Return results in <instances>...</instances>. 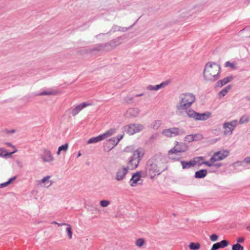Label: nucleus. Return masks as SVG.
Here are the masks:
<instances>
[{"label": "nucleus", "mask_w": 250, "mask_h": 250, "mask_svg": "<svg viewBox=\"0 0 250 250\" xmlns=\"http://www.w3.org/2000/svg\"><path fill=\"white\" fill-rule=\"evenodd\" d=\"M165 169V160L161 155H156L150 159L146 164V175L153 178Z\"/></svg>", "instance_id": "1"}, {"label": "nucleus", "mask_w": 250, "mask_h": 250, "mask_svg": "<svg viewBox=\"0 0 250 250\" xmlns=\"http://www.w3.org/2000/svg\"><path fill=\"white\" fill-rule=\"evenodd\" d=\"M220 67L214 62L207 63L204 68L203 76L207 81H215L219 78Z\"/></svg>", "instance_id": "2"}, {"label": "nucleus", "mask_w": 250, "mask_h": 250, "mask_svg": "<svg viewBox=\"0 0 250 250\" xmlns=\"http://www.w3.org/2000/svg\"><path fill=\"white\" fill-rule=\"evenodd\" d=\"M179 104L177 108L179 109H187L195 102V96L191 93H184L180 95Z\"/></svg>", "instance_id": "3"}, {"label": "nucleus", "mask_w": 250, "mask_h": 250, "mask_svg": "<svg viewBox=\"0 0 250 250\" xmlns=\"http://www.w3.org/2000/svg\"><path fill=\"white\" fill-rule=\"evenodd\" d=\"M187 149L188 147L184 144L177 142L174 147L168 151V156L171 160L178 161L179 159L177 158L175 155L178 153L184 152Z\"/></svg>", "instance_id": "4"}, {"label": "nucleus", "mask_w": 250, "mask_h": 250, "mask_svg": "<svg viewBox=\"0 0 250 250\" xmlns=\"http://www.w3.org/2000/svg\"><path fill=\"white\" fill-rule=\"evenodd\" d=\"M188 116L191 118H193L198 121H205L210 118L211 116V113L206 112L203 113H199L195 112L194 110L188 108L185 109Z\"/></svg>", "instance_id": "5"}, {"label": "nucleus", "mask_w": 250, "mask_h": 250, "mask_svg": "<svg viewBox=\"0 0 250 250\" xmlns=\"http://www.w3.org/2000/svg\"><path fill=\"white\" fill-rule=\"evenodd\" d=\"M133 146H127L124 149V152L126 153L133 152L132 157L138 160V162L142 159L145 155V150L142 148H139L134 150Z\"/></svg>", "instance_id": "6"}, {"label": "nucleus", "mask_w": 250, "mask_h": 250, "mask_svg": "<svg viewBox=\"0 0 250 250\" xmlns=\"http://www.w3.org/2000/svg\"><path fill=\"white\" fill-rule=\"evenodd\" d=\"M115 131L116 130L115 129H110L103 134L89 139L87 141V143L88 144H90L96 143L98 142L101 141L111 136L112 135L115 133Z\"/></svg>", "instance_id": "7"}, {"label": "nucleus", "mask_w": 250, "mask_h": 250, "mask_svg": "<svg viewBox=\"0 0 250 250\" xmlns=\"http://www.w3.org/2000/svg\"><path fill=\"white\" fill-rule=\"evenodd\" d=\"M162 133L166 137L171 138L178 135H184L185 134V132L183 130H180L179 128L172 127L164 129Z\"/></svg>", "instance_id": "8"}, {"label": "nucleus", "mask_w": 250, "mask_h": 250, "mask_svg": "<svg viewBox=\"0 0 250 250\" xmlns=\"http://www.w3.org/2000/svg\"><path fill=\"white\" fill-rule=\"evenodd\" d=\"M42 153L41 154V158L43 163H52L54 160V157L51 151L47 149H42Z\"/></svg>", "instance_id": "9"}, {"label": "nucleus", "mask_w": 250, "mask_h": 250, "mask_svg": "<svg viewBox=\"0 0 250 250\" xmlns=\"http://www.w3.org/2000/svg\"><path fill=\"white\" fill-rule=\"evenodd\" d=\"M229 154L228 150H221L215 152L210 158V161L214 163L216 161H221L226 158Z\"/></svg>", "instance_id": "10"}, {"label": "nucleus", "mask_w": 250, "mask_h": 250, "mask_svg": "<svg viewBox=\"0 0 250 250\" xmlns=\"http://www.w3.org/2000/svg\"><path fill=\"white\" fill-rule=\"evenodd\" d=\"M237 125V121L233 120L230 122L225 123L223 125L225 135H231Z\"/></svg>", "instance_id": "11"}, {"label": "nucleus", "mask_w": 250, "mask_h": 250, "mask_svg": "<svg viewBox=\"0 0 250 250\" xmlns=\"http://www.w3.org/2000/svg\"><path fill=\"white\" fill-rule=\"evenodd\" d=\"M144 126L142 124H131L128 125L127 133L129 135H133L142 131Z\"/></svg>", "instance_id": "12"}, {"label": "nucleus", "mask_w": 250, "mask_h": 250, "mask_svg": "<svg viewBox=\"0 0 250 250\" xmlns=\"http://www.w3.org/2000/svg\"><path fill=\"white\" fill-rule=\"evenodd\" d=\"M128 171V168L125 166L119 167L115 174L116 180L118 181L123 180L125 178Z\"/></svg>", "instance_id": "13"}, {"label": "nucleus", "mask_w": 250, "mask_h": 250, "mask_svg": "<svg viewBox=\"0 0 250 250\" xmlns=\"http://www.w3.org/2000/svg\"><path fill=\"white\" fill-rule=\"evenodd\" d=\"M142 177V173L141 171H137L132 174V177L130 180L129 184L131 187L136 186Z\"/></svg>", "instance_id": "14"}, {"label": "nucleus", "mask_w": 250, "mask_h": 250, "mask_svg": "<svg viewBox=\"0 0 250 250\" xmlns=\"http://www.w3.org/2000/svg\"><path fill=\"white\" fill-rule=\"evenodd\" d=\"M90 104H87L86 103H83L82 104H79L75 106L72 111V115L73 116H75L77 115L83 108L84 107L90 105Z\"/></svg>", "instance_id": "15"}, {"label": "nucleus", "mask_w": 250, "mask_h": 250, "mask_svg": "<svg viewBox=\"0 0 250 250\" xmlns=\"http://www.w3.org/2000/svg\"><path fill=\"white\" fill-rule=\"evenodd\" d=\"M50 176H47L42 178L41 180L39 181L38 184L41 186L48 188L51 186L53 183L52 181L50 180Z\"/></svg>", "instance_id": "16"}, {"label": "nucleus", "mask_w": 250, "mask_h": 250, "mask_svg": "<svg viewBox=\"0 0 250 250\" xmlns=\"http://www.w3.org/2000/svg\"><path fill=\"white\" fill-rule=\"evenodd\" d=\"M139 163L140 162H138V160L134 159L131 157L127 163V167L126 168H127L128 169H135L138 166Z\"/></svg>", "instance_id": "17"}, {"label": "nucleus", "mask_w": 250, "mask_h": 250, "mask_svg": "<svg viewBox=\"0 0 250 250\" xmlns=\"http://www.w3.org/2000/svg\"><path fill=\"white\" fill-rule=\"evenodd\" d=\"M232 79H233V77L231 76L224 78V79H223L221 80H219L217 82L216 86L222 87L223 85H224L225 84L228 83L229 82L232 81Z\"/></svg>", "instance_id": "18"}, {"label": "nucleus", "mask_w": 250, "mask_h": 250, "mask_svg": "<svg viewBox=\"0 0 250 250\" xmlns=\"http://www.w3.org/2000/svg\"><path fill=\"white\" fill-rule=\"evenodd\" d=\"M181 164L183 169H188L195 166L193 159L188 162L181 161Z\"/></svg>", "instance_id": "19"}, {"label": "nucleus", "mask_w": 250, "mask_h": 250, "mask_svg": "<svg viewBox=\"0 0 250 250\" xmlns=\"http://www.w3.org/2000/svg\"><path fill=\"white\" fill-rule=\"evenodd\" d=\"M139 113V109L137 108H130L126 111V114L130 117H135Z\"/></svg>", "instance_id": "20"}, {"label": "nucleus", "mask_w": 250, "mask_h": 250, "mask_svg": "<svg viewBox=\"0 0 250 250\" xmlns=\"http://www.w3.org/2000/svg\"><path fill=\"white\" fill-rule=\"evenodd\" d=\"M166 85V83H162L160 84H157L156 85H149L147 87V89L148 90H157L160 88L164 87Z\"/></svg>", "instance_id": "21"}, {"label": "nucleus", "mask_w": 250, "mask_h": 250, "mask_svg": "<svg viewBox=\"0 0 250 250\" xmlns=\"http://www.w3.org/2000/svg\"><path fill=\"white\" fill-rule=\"evenodd\" d=\"M207 174V171L205 169H201L195 172V177L197 178H202Z\"/></svg>", "instance_id": "22"}, {"label": "nucleus", "mask_w": 250, "mask_h": 250, "mask_svg": "<svg viewBox=\"0 0 250 250\" xmlns=\"http://www.w3.org/2000/svg\"><path fill=\"white\" fill-rule=\"evenodd\" d=\"M69 147V144L68 143H66L60 146L59 147L58 151H57V155H60L61 154V151H63L64 152H66L68 150Z\"/></svg>", "instance_id": "23"}, {"label": "nucleus", "mask_w": 250, "mask_h": 250, "mask_svg": "<svg viewBox=\"0 0 250 250\" xmlns=\"http://www.w3.org/2000/svg\"><path fill=\"white\" fill-rule=\"evenodd\" d=\"M162 122L160 120H155L152 122L150 127L153 129H158L161 125Z\"/></svg>", "instance_id": "24"}, {"label": "nucleus", "mask_w": 250, "mask_h": 250, "mask_svg": "<svg viewBox=\"0 0 250 250\" xmlns=\"http://www.w3.org/2000/svg\"><path fill=\"white\" fill-rule=\"evenodd\" d=\"M195 166L198 165L199 166H201L203 164L205 159L203 157H197L193 159Z\"/></svg>", "instance_id": "25"}, {"label": "nucleus", "mask_w": 250, "mask_h": 250, "mask_svg": "<svg viewBox=\"0 0 250 250\" xmlns=\"http://www.w3.org/2000/svg\"><path fill=\"white\" fill-rule=\"evenodd\" d=\"M64 226H66V231L68 234V238L71 239L72 238V229L70 224H64Z\"/></svg>", "instance_id": "26"}, {"label": "nucleus", "mask_w": 250, "mask_h": 250, "mask_svg": "<svg viewBox=\"0 0 250 250\" xmlns=\"http://www.w3.org/2000/svg\"><path fill=\"white\" fill-rule=\"evenodd\" d=\"M0 157L7 158L10 157V154H9L6 149L3 148H0Z\"/></svg>", "instance_id": "27"}, {"label": "nucleus", "mask_w": 250, "mask_h": 250, "mask_svg": "<svg viewBox=\"0 0 250 250\" xmlns=\"http://www.w3.org/2000/svg\"><path fill=\"white\" fill-rule=\"evenodd\" d=\"M123 138V136H118L117 137H114L109 139V141L112 142V145L115 146Z\"/></svg>", "instance_id": "28"}, {"label": "nucleus", "mask_w": 250, "mask_h": 250, "mask_svg": "<svg viewBox=\"0 0 250 250\" xmlns=\"http://www.w3.org/2000/svg\"><path fill=\"white\" fill-rule=\"evenodd\" d=\"M231 86L229 85L226 88H224L223 90H222L219 93V95L220 97H224L225 95L227 94V93L228 92V91L230 89Z\"/></svg>", "instance_id": "29"}, {"label": "nucleus", "mask_w": 250, "mask_h": 250, "mask_svg": "<svg viewBox=\"0 0 250 250\" xmlns=\"http://www.w3.org/2000/svg\"><path fill=\"white\" fill-rule=\"evenodd\" d=\"M189 248L192 250H197L200 249V245L198 243H190L189 245Z\"/></svg>", "instance_id": "30"}, {"label": "nucleus", "mask_w": 250, "mask_h": 250, "mask_svg": "<svg viewBox=\"0 0 250 250\" xmlns=\"http://www.w3.org/2000/svg\"><path fill=\"white\" fill-rule=\"evenodd\" d=\"M196 135H188L185 137V141L187 142H191L195 140Z\"/></svg>", "instance_id": "31"}, {"label": "nucleus", "mask_w": 250, "mask_h": 250, "mask_svg": "<svg viewBox=\"0 0 250 250\" xmlns=\"http://www.w3.org/2000/svg\"><path fill=\"white\" fill-rule=\"evenodd\" d=\"M224 66L226 67H230L232 69L236 68V64L234 62H227Z\"/></svg>", "instance_id": "32"}, {"label": "nucleus", "mask_w": 250, "mask_h": 250, "mask_svg": "<svg viewBox=\"0 0 250 250\" xmlns=\"http://www.w3.org/2000/svg\"><path fill=\"white\" fill-rule=\"evenodd\" d=\"M145 241L143 238H139L136 240L135 242V244L139 247H141L144 245L145 244Z\"/></svg>", "instance_id": "33"}, {"label": "nucleus", "mask_w": 250, "mask_h": 250, "mask_svg": "<svg viewBox=\"0 0 250 250\" xmlns=\"http://www.w3.org/2000/svg\"><path fill=\"white\" fill-rule=\"evenodd\" d=\"M232 250H244V247L240 244L237 243L232 247Z\"/></svg>", "instance_id": "34"}, {"label": "nucleus", "mask_w": 250, "mask_h": 250, "mask_svg": "<svg viewBox=\"0 0 250 250\" xmlns=\"http://www.w3.org/2000/svg\"><path fill=\"white\" fill-rule=\"evenodd\" d=\"M16 178H17L16 176H14V177L11 178L7 182H5V183H2V184H0V187H6L8 185L10 184V183H12V182H13L14 180H15L16 179Z\"/></svg>", "instance_id": "35"}, {"label": "nucleus", "mask_w": 250, "mask_h": 250, "mask_svg": "<svg viewBox=\"0 0 250 250\" xmlns=\"http://www.w3.org/2000/svg\"><path fill=\"white\" fill-rule=\"evenodd\" d=\"M249 121V117L247 116H244L241 117L239 122L241 124H243L248 122Z\"/></svg>", "instance_id": "36"}, {"label": "nucleus", "mask_w": 250, "mask_h": 250, "mask_svg": "<svg viewBox=\"0 0 250 250\" xmlns=\"http://www.w3.org/2000/svg\"><path fill=\"white\" fill-rule=\"evenodd\" d=\"M100 204L103 207H106L110 204V202L108 200H101Z\"/></svg>", "instance_id": "37"}, {"label": "nucleus", "mask_w": 250, "mask_h": 250, "mask_svg": "<svg viewBox=\"0 0 250 250\" xmlns=\"http://www.w3.org/2000/svg\"><path fill=\"white\" fill-rule=\"evenodd\" d=\"M221 246V248H224L228 246L229 243L227 240H224L218 243Z\"/></svg>", "instance_id": "38"}, {"label": "nucleus", "mask_w": 250, "mask_h": 250, "mask_svg": "<svg viewBox=\"0 0 250 250\" xmlns=\"http://www.w3.org/2000/svg\"><path fill=\"white\" fill-rule=\"evenodd\" d=\"M220 248H221V246L219 244H218V243H217L213 245L210 250H216Z\"/></svg>", "instance_id": "39"}, {"label": "nucleus", "mask_w": 250, "mask_h": 250, "mask_svg": "<svg viewBox=\"0 0 250 250\" xmlns=\"http://www.w3.org/2000/svg\"><path fill=\"white\" fill-rule=\"evenodd\" d=\"M210 239L211 241L215 242L218 239V236L215 234H212L210 236Z\"/></svg>", "instance_id": "40"}, {"label": "nucleus", "mask_w": 250, "mask_h": 250, "mask_svg": "<svg viewBox=\"0 0 250 250\" xmlns=\"http://www.w3.org/2000/svg\"><path fill=\"white\" fill-rule=\"evenodd\" d=\"M52 94H53V92L52 91H48V92H43L40 93V94H39V95H50Z\"/></svg>", "instance_id": "41"}, {"label": "nucleus", "mask_w": 250, "mask_h": 250, "mask_svg": "<svg viewBox=\"0 0 250 250\" xmlns=\"http://www.w3.org/2000/svg\"><path fill=\"white\" fill-rule=\"evenodd\" d=\"M213 163H212L211 161H210V163L208 162H206L205 161V160L204 161V163H203V164H205L206 165V166H208V167H212L213 166H214L213 165Z\"/></svg>", "instance_id": "42"}, {"label": "nucleus", "mask_w": 250, "mask_h": 250, "mask_svg": "<svg viewBox=\"0 0 250 250\" xmlns=\"http://www.w3.org/2000/svg\"><path fill=\"white\" fill-rule=\"evenodd\" d=\"M12 148H13V151L12 152H9V154H10V157H11V155H12L13 154H14V153H16V152H17V151H18V150H17V149H16V148L15 147V146H12Z\"/></svg>", "instance_id": "43"}, {"label": "nucleus", "mask_w": 250, "mask_h": 250, "mask_svg": "<svg viewBox=\"0 0 250 250\" xmlns=\"http://www.w3.org/2000/svg\"><path fill=\"white\" fill-rule=\"evenodd\" d=\"M244 241V239L243 237H239L237 239V242L238 243H243Z\"/></svg>", "instance_id": "44"}, {"label": "nucleus", "mask_w": 250, "mask_h": 250, "mask_svg": "<svg viewBox=\"0 0 250 250\" xmlns=\"http://www.w3.org/2000/svg\"><path fill=\"white\" fill-rule=\"evenodd\" d=\"M53 224H57L59 227H61V226H64V224H66V223H58L56 222H53Z\"/></svg>", "instance_id": "45"}, {"label": "nucleus", "mask_w": 250, "mask_h": 250, "mask_svg": "<svg viewBox=\"0 0 250 250\" xmlns=\"http://www.w3.org/2000/svg\"><path fill=\"white\" fill-rule=\"evenodd\" d=\"M244 161L247 163H250V157L246 158Z\"/></svg>", "instance_id": "46"}, {"label": "nucleus", "mask_w": 250, "mask_h": 250, "mask_svg": "<svg viewBox=\"0 0 250 250\" xmlns=\"http://www.w3.org/2000/svg\"><path fill=\"white\" fill-rule=\"evenodd\" d=\"M5 145L8 146H9L11 147H12V146H14L12 144H11L10 143H5Z\"/></svg>", "instance_id": "47"}, {"label": "nucleus", "mask_w": 250, "mask_h": 250, "mask_svg": "<svg viewBox=\"0 0 250 250\" xmlns=\"http://www.w3.org/2000/svg\"><path fill=\"white\" fill-rule=\"evenodd\" d=\"M215 166H216L217 167H220L221 166V164H218L217 165H215Z\"/></svg>", "instance_id": "48"}, {"label": "nucleus", "mask_w": 250, "mask_h": 250, "mask_svg": "<svg viewBox=\"0 0 250 250\" xmlns=\"http://www.w3.org/2000/svg\"><path fill=\"white\" fill-rule=\"evenodd\" d=\"M144 94L142 93V94H138V95H136V97H138V96H143Z\"/></svg>", "instance_id": "49"}, {"label": "nucleus", "mask_w": 250, "mask_h": 250, "mask_svg": "<svg viewBox=\"0 0 250 250\" xmlns=\"http://www.w3.org/2000/svg\"><path fill=\"white\" fill-rule=\"evenodd\" d=\"M81 155V153L80 152H79L78 154V157H80Z\"/></svg>", "instance_id": "50"}, {"label": "nucleus", "mask_w": 250, "mask_h": 250, "mask_svg": "<svg viewBox=\"0 0 250 250\" xmlns=\"http://www.w3.org/2000/svg\"><path fill=\"white\" fill-rule=\"evenodd\" d=\"M249 230H250V227L247 228Z\"/></svg>", "instance_id": "51"}]
</instances>
